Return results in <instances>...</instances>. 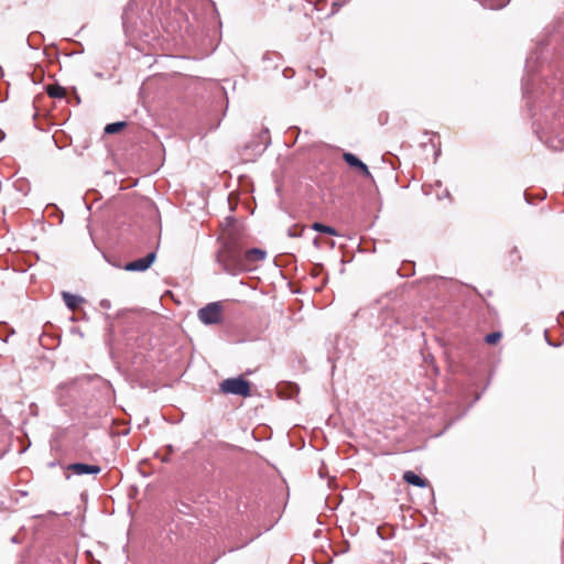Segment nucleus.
I'll return each instance as SVG.
<instances>
[{
  "label": "nucleus",
  "instance_id": "1",
  "mask_svg": "<svg viewBox=\"0 0 564 564\" xmlns=\"http://www.w3.org/2000/svg\"><path fill=\"white\" fill-rule=\"evenodd\" d=\"M243 245L236 234H229L223 248L217 253V261L223 270L229 274L243 271Z\"/></svg>",
  "mask_w": 564,
  "mask_h": 564
},
{
  "label": "nucleus",
  "instance_id": "2",
  "mask_svg": "<svg viewBox=\"0 0 564 564\" xmlns=\"http://www.w3.org/2000/svg\"><path fill=\"white\" fill-rule=\"evenodd\" d=\"M224 307L220 302H212L197 312L198 319L205 325L219 324L223 321Z\"/></svg>",
  "mask_w": 564,
  "mask_h": 564
},
{
  "label": "nucleus",
  "instance_id": "3",
  "mask_svg": "<svg viewBox=\"0 0 564 564\" xmlns=\"http://www.w3.org/2000/svg\"><path fill=\"white\" fill-rule=\"evenodd\" d=\"M220 390L227 394L249 397L250 383L241 377L229 378L220 383Z\"/></svg>",
  "mask_w": 564,
  "mask_h": 564
},
{
  "label": "nucleus",
  "instance_id": "4",
  "mask_svg": "<svg viewBox=\"0 0 564 564\" xmlns=\"http://www.w3.org/2000/svg\"><path fill=\"white\" fill-rule=\"evenodd\" d=\"M155 260V253L150 252L148 256L141 259H137L134 261H130L126 263L124 270L127 271H145Z\"/></svg>",
  "mask_w": 564,
  "mask_h": 564
},
{
  "label": "nucleus",
  "instance_id": "5",
  "mask_svg": "<svg viewBox=\"0 0 564 564\" xmlns=\"http://www.w3.org/2000/svg\"><path fill=\"white\" fill-rule=\"evenodd\" d=\"M267 252L259 248H252L245 251L243 254V271L250 270L251 264L263 261Z\"/></svg>",
  "mask_w": 564,
  "mask_h": 564
},
{
  "label": "nucleus",
  "instance_id": "6",
  "mask_svg": "<svg viewBox=\"0 0 564 564\" xmlns=\"http://www.w3.org/2000/svg\"><path fill=\"white\" fill-rule=\"evenodd\" d=\"M344 160L349 166L357 169L364 176L371 177L368 166L352 153H344Z\"/></svg>",
  "mask_w": 564,
  "mask_h": 564
},
{
  "label": "nucleus",
  "instance_id": "7",
  "mask_svg": "<svg viewBox=\"0 0 564 564\" xmlns=\"http://www.w3.org/2000/svg\"><path fill=\"white\" fill-rule=\"evenodd\" d=\"M68 469L73 471L75 475H86V474H99L100 467L97 465H88L84 463H75L68 466Z\"/></svg>",
  "mask_w": 564,
  "mask_h": 564
},
{
  "label": "nucleus",
  "instance_id": "8",
  "mask_svg": "<svg viewBox=\"0 0 564 564\" xmlns=\"http://www.w3.org/2000/svg\"><path fill=\"white\" fill-rule=\"evenodd\" d=\"M403 479L405 482L420 488L427 486V481L425 479L421 478L419 475L411 470H408L403 474Z\"/></svg>",
  "mask_w": 564,
  "mask_h": 564
},
{
  "label": "nucleus",
  "instance_id": "9",
  "mask_svg": "<svg viewBox=\"0 0 564 564\" xmlns=\"http://www.w3.org/2000/svg\"><path fill=\"white\" fill-rule=\"evenodd\" d=\"M63 300L66 304V306L70 310V311H75L77 308V306L79 305V303L84 302V299L78 296V295H74V294H70L68 292H63Z\"/></svg>",
  "mask_w": 564,
  "mask_h": 564
},
{
  "label": "nucleus",
  "instance_id": "10",
  "mask_svg": "<svg viewBox=\"0 0 564 564\" xmlns=\"http://www.w3.org/2000/svg\"><path fill=\"white\" fill-rule=\"evenodd\" d=\"M46 93L52 98H64L66 96L65 88L59 85H48Z\"/></svg>",
  "mask_w": 564,
  "mask_h": 564
},
{
  "label": "nucleus",
  "instance_id": "11",
  "mask_svg": "<svg viewBox=\"0 0 564 564\" xmlns=\"http://www.w3.org/2000/svg\"><path fill=\"white\" fill-rule=\"evenodd\" d=\"M312 229L315 230V231H318V232H323V234H327V235H332V236H337V231H336L335 228H333L330 226L323 225L321 223H314L312 225Z\"/></svg>",
  "mask_w": 564,
  "mask_h": 564
},
{
  "label": "nucleus",
  "instance_id": "12",
  "mask_svg": "<svg viewBox=\"0 0 564 564\" xmlns=\"http://www.w3.org/2000/svg\"><path fill=\"white\" fill-rule=\"evenodd\" d=\"M126 126L124 122H113V123H109L106 126L105 128V132L108 133V134H112V133H117L119 132L121 129H123Z\"/></svg>",
  "mask_w": 564,
  "mask_h": 564
},
{
  "label": "nucleus",
  "instance_id": "13",
  "mask_svg": "<svg viewBox=\"0 0 564 564\" xmlns=\"http://www.w3.org/2000/svg\"><path fill=\"white\" fill-rule=\"evenodd\" d=\"M500 338H501V333L494 332V333L488 334L485 337V340L487 344L494 345V344L498 343L500 340Z\"/></svg>",
  "mask_w": 564,
  "mask_h": 564
},
{
  "label": "nucleus",
  "instance_id": "14",
  "mask_svg": "<svg viewBox=\"0 0 564 564\" xmlns=\"http://www.w3.org/2000/svg\"><path fill=\"white\" fill-rule=\"evenodd\" d=\"M99 306L104 310H109L111 307V303L109 300L104 299L99 302Z\"/></svg>",
  "mask_w": 564,
  "mask_h": 564
},
{
  "label": "nucleus",
  "instance_id": "15",
  "mask_svg": "<svg viewBox=\"0 0 564 564\" xmlns=\"http://www.w3.org/2000/svg\"><path fill=\"white\" fill-rule=\"evenodd\" d=\"M551 147H552L554 150H560V149L564 148V144H561V145H554V144H551Z\"/></svg>",
  "mask_w": 564,
  "mask_h": 564
}]
</instances>
